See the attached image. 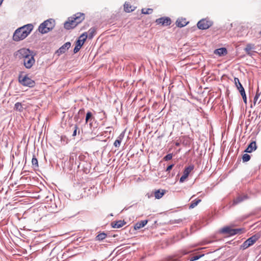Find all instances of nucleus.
<instances>
[{
	"instance_id": "nucleus-1",
	"label": "nucleus",
	"mask_w": 261,
	"mask_h": 261,
	"mask_svg": "<svg viewBox=\"0 0 261 261\" xmlns=\"http://www.w3.org/2000/svg\"><path fill=\"white\" fill-rule=\"evenodd\" d=\"M32 24H28L17 29L13 35V40L18 42L24 39L33 29Z\"/></svg>"
},
{
	"instance_id": "nucleus-2",
	"label": "nucleus",
	"mask_w": 261,
	"mask_h": 261,
	"mask_svg": "<svg viewBox=\"0 0 261 261\" xmlns=\"http://www.w3.org/2000/svg\"><path fill=\"white\" fill-rule=\"evenodd\" d=\"M85 19V14L82 13H77L73 17H69L68 20L64 23V28L69 30L75 28Z\"/></svg>"
},
{
	"instance_id": "nucleus-3",
	"label": "nucleus",
	"mask_w": 261,
	"mask_h": 261,
	"mask_svg": "<svg viewBox=\"0 0 261 261\" xmlns=\"http://www.w3.org/2000/svg\"><path fill=\"white\" fill-rule=\"evenodd\" d=\"M54 27L55 20L50 18L41 23L39 26L38 30L41 34H46L52 30Z\"/></svg>"
},
{
	"instance_id": "nucleus-4",
	"label": "nucleus",
	"mask_w": 261,
	"mask_h": 261,
	"mask_svg": "<svg viewBox=\"0 0 261 261\" xmlns=\"http://www.w3.org/2000/svg\"><path fill=\"white\" fill-rule=\"evenodd\" d=\"M33 54V51L30 49L22 48L15 51L14 54V56L16 59L23 60V62L26 59L29 58Z\"/></svg>"
},
{
	"instance_id": "nucleus-5",
	"label": "nucleus",
	"mask_w": 261,
	"mask_h": 261,
	"mask_svg": "<svg viewBox=\"0 0 261 261\" xmlns=\"http://www.w3.org/2000/svg\"><path fill=\"white\" fill-rule=\"evenodd\" d=\"M243 230V228H232L230 226H226L221 228L219 232L221 233L225 234L227 236H233L241 233Z\"/></svg>"
},
{
	"instance_id": "nucleus-6",
	"label": "nucleus",
	"mask_w": 261,
	"mask_h": 261,
	"mask_svg": "<svg viewBox=\"0 0 261 261\" xmlns=\"http://www.w3.org/2000/svg\"><path fill=\"white\" fill-rule=\"evenodd\" d=\"M260 234L258 233L249 238L242 244L241 245V248L243 249H246L249 247L252 246L260 238Z\"/></svg>"
},
{
	"instance_id": "nucleus-7",
	"label": "nucleus",
	"mask_w": 261,
	"mask_h": 261,
	"mask_svg": "<svg viewBox=\"0 0 261 261\" xmlns=\"http://www.w3.org/2000/svg\"><path fill=\"white\" fill-rule=\"evenodd\" d=\"M19 82L23 86L29 87H33L35 85V83L34 81L32 80L27 75H25L24 76H19Z\"/></svg>"
},
{
	"instance_id": "nucleus-8",
	"label": "nucleus",
	"mask_w": 261,
	"mask_h": 261,
	"mask_svg": "<svg viewBox=\"0 0 261 261\" xmlns=\"http://www.w3.org/2000/svg\"><path fill=\"white\" fill-rule=\"evenodd\" d=\"M213 22L207 19H202L197 24V27L200 30H206L213 25Z\"/></svg>"
},
{
	"instance_id": "nucleus-9",
	"label": "nucleus",
	"mask_w": 261,
	"mask_h": 261,
	"mask_svg": "<svg viewBox=\"0 0 261 261\" xmlns=\"http://www.w3.org/2000/svg\"><path fill=\"white\" fill-rule=\"evenodd\" d=\"M71 46V43L70 42H67L62 46H61L56 51L55 55L58 57L61 55L65 53Z\"/></svg>"
},
{
	"instance_id": "nucleus-10",
	"label": "nucleus",
	"mask_w": 261,
	"mask_h": 261,
	"mask_svg": "<svg viewBox=\"0 0 261 261\" xmlns=\"http://www.w3.org/2000/svg\"><path fill=\"white\" fill-rule=\"evenodd\" d=\"M155 22L157 24H161L163 26H168L171 23V20L168 17H162L156 19Z\"/></svg>"
},
{
	"instance_id": "nucleus-11",
	"label": "nucleus",
	"mask_w": 261,
	"mask_h": 261,
	"mask_svg": "<svg viewBox=\"0 0 261 261\" xmlns=\"http://www.w3.org/2000/svg\"><path fill=\"white\" fill-rule=\"evenodd\" d=\"M248 199L249 196L247 194L239 195L233 199L232 203L230 207L234 206Z\"/></svg>"
},
{
	"instance_id": "nucleus-12",
	"label": "nucleus",
	"mask_w": 261,
	"mask_h": 261,
	"mask_svg": "<svg viewBox=\"0 0 261 261\" xmlns=\"http://www.w3.org/2000/svg\"><path fill=\"white\" fill-rule=\"evenodd\" d=\"M255 49V46L254 44L248 43L245 48L244 49L246 54L250 57H252L254 55L256 51L253 50Z\"/></svg>"
},
{
	"instance_id": "nucleus-13",
	"label": "nucleus",
	"mask_w": 261,
	"mask_h": 261,
	"mask_svg": "<svg viewBox=\"0 0 261 261\" xmlns=\"http://www.w3.org/2000/svg\"><path fill=\"white\" fill-rule=\"evenodd\" d=\"M194 168V167L193 165H190L185 169L183 174L179 179L180 182H183L185 180Z\"/></svg>"
},
{
	"instance_id": "nucleus-14",
	"label": "nucleus",
	"mask_w": 261,
	"mask_h": 261,
	"mask_svg": "<svg viewBox=\"0 0 261 261\" xmlns=\"http://www.w3.org/2000/svg\"><path fill=\"white\" fill-rule=\"evenodd\" d=\"M35 63L34 55L32 54L29 58L26 59L23 62L24 67L27 69H30Z\"/></svg>"
},
{
	"instance_id": "nucleus-15",
	"label": "nucleus",
	"mask_w": 261,
	"mask_h": 261,
	"mask_svg": "<svg viewBox=\"0 0 261 261\" xmlns=\"http://www.w3.org/2000/svg\"><path fill=\"white\" fill-rule=\"evenodd\" d=\"M85 41H86V38H85L84 39H78L76 41L75 46L73 49V53L74 54L77 53L80 50V48L83 46V45L84 44Z\"/></svg>"
},
{
	"instance_id": "nucleus-16",
	"label": "nucleus",
	"mask_w": 261,
	"mask_h": 261,
	"mask_svg": "<svg viewBox=\"0 0 261 261\" xmlns=\"http://www.w3.org/2000/svg\"><path fill=\"white\" fill-rule=\"evenodd\" d=\"M257 149V145L255 141L251 142L247 146V148L245 150L244 152L247 153H251L255 151Z\"/></svg>"
},
{
	"instance_id": "nucleus-17",
	"label": "nucleus",
	"mask_w": 261,
	"mask_h": 261,
	"mask_svg": "<svg viewBox=\"0 0 261 261\" xmlns=\"http://www.w3.org/2000/svg\"><path fill=\"white\" fill-rule=\"evenodd\" d=\"M125 223L124 220H119L112 222L111 223V226L113 228H119L122 227Z\"/></svg>"
},
{
	"instance_id": "nucleus-18",
	"label": "nucleus",
	"mask_w": 261,
	"mask_h": 261,
	"mask_svg": "<svg viewBox=\"0 0 261 261\" xmlns=\"http://www.w3.org/2000/svg\"><path fill=\"white\" fill-rule=\"evenodd\" d=\"M234 82L236 87L240 93H241L242 91L243 92L245 91L244 88H243L241 83L240 82V80L238 77H234Z\"/></svg>"
},
{
	"instance_id": "nucleus-19",
	"label": "nucleus",
	"mask_w": 261,
	"mask_h": 261,
	"mask_svg": "<svg viewBox=\"0 0 261 261\" xmlns=\"http://www.w3.org/2000/svg\"><path fill=\"white\" fill-rule=\"evenodd\" d=\"M189 22L186 21V19L185 18H178L176 21V25L179 28H182L186 26Z\"/></svg>"
},
{
	"instance_id": "nucleus-20",
	"label": "nucleus",
	"mask_w": 261,
	"mask_h": 261,
	"mask_svg": "<svg viewBox=\"0 0 261 261\" xmlns=\"http://www.w3.org/2000/svg\"><path fill=\"white\" fill-rule=\"evenodd\" d=\"M227 53V50L225 47H221L214 50V54L215 55H218L219 56H223L226 55Z\"/></svg>"
},
{
	"instance_id": "nucleus-21",
	"label": "nucleus",
	"mask_w": 261,
	"mask_h": 261,
	"mask_svg": "<svg viewBox=\"0 0 261 261\" xmlns=\"http://www.w3.org/2000/svg\"><path fill=\"white\" fill-rule=\"evenodd\" d=\"M147 220H144L136 223L134 225V229L138 230L143 227L147 223Z\"/></svg>"
},
{
	"instance_id": "nucleus-22",
	"label": "nucleus",
	"mask_w": 261,
	"mask_h": 261,
	"mask_svg": "<svg viewBox=\"0 0 261 261\" xmlns=\"http://www.w3.org/2000/svg\"><path fill=\"white\" fill-rule=\"evenodd\" d=\"M96 32V28L93 27V28H90L87 33L88 39H92L93 38V37L94 36V35H95Z\"/></svg>"
},
{
	"instance_id": "nucleus-23",
	"label": "nucleus",
	"mask_w": 261,
	"mask_h": 261,
	"mask_svg": "<svg viewBox=\"0 0 261 261\" xmlns=\"http://www.w3.org/2000/svg\"><path fill=\"white\" fill-rule=\"evenodd\" d=\"M165 190H158L154 192V196L156 199H160L165 194Z\"/></svg>"
},
{
	"instance_id": "nucleus-24",
	"label": "nucleus",
	"mask_w": 261,
	"mask_h": 261,
	"mask_svg": "<svg viewBox=\"0 0 261 261\" xmlns=\"http://www.w3.org/2000/svg\"><path fill=\"white\" fill-rule=\"evenodd\" d=\"M124 10L126 12L129 13L134 11L135 7L132 8V6L130 4L125 2L124 5Z\"/></svg>"
},
{
	"instance_id": "nucleus-25",
	"label": "nucleus",
	"mask_w": 261,
	"mask_h": 261,
	"mask_svg": "<svg viewBox=\"0 0 261 261\" xmlns=\"http://www.w3.org/2000/svg\"><path fill=\"white\" fill-rule=\"evenodd\" d=\"M201 201V200L200 199H195L193 200L190 205H189V208L192 209L194 208L196 206L198 205L199 203H200Z\"/></svg>"
},
{
	"instance_id": "nucleus-26",
	"label": "nucleus",
	"mask_w": 261,
	"mask_h": 261,
	"mask_svg": "<svg viewBox=\"0 0 261 261\" xmlns=\"http://www.w3.org/2000/svg\"><path fill=\"white\" fill-rule=\"evenodd\" d=\"M14 110L21 112L23 110V108L20 102H17L14 105Z\"/></svg>"
},
{
	"instance_id": "nucleus-27",
	"label": "nucleus",
	"mask_w": 261,
	"mask_h": 261,
	"mask_svg": "<svg viewBox=\"0 0 261 261\" xmlns=\"http://www.w3.org/2000/svg\"><path fill=\"white\" fill-rule=\"evenodd\" d=\"M107 236V234L103 232L98 234L96 237L95 239L97 241H100L104 240L106 238Z\"/></svg>"
},
{
	"instance_id": "nucleus-28",
	"label": "nucleus",
	"mask_w": 261,
	"mask_h": 261,
	"mask_svg": "<svg viewBox=\"0 0 261 261\" xmlns=\"http://www.w3.org/2000/svg\"><path fill=\"white\" fill-rule=\"evenodd\" d=\"M32 164L34 168L38 167V162L37 158L35 157V155H33V158L32 159Z\"/></svg>"
},
{
	"instance_id": "nucleus-29",
	"label": "nucleus",
	"mask_w": 261,
	"mask_h": 261,
	"mask_svg": "<svg viewBox=\"0 0 261 261\" xmlns=\"http://www.w3.org/2000/svg\"><path fill=\"white\" fill-rule=\"evenodd\" d=\"M50 203H49L50 207L53 211H55L57 209V207H58L55 201L54 202H53L51 198L50 199Z\"/></svg>"
},
{
	"instance_id": "nucleus-30",
	"label": "nucleus",
	"mask_w": 261,
	"mask_h": 261,
	"mask_svg": "<svg viewBox=\"0 0 261 261\" xmlns=\"http://www.w3.org/2000/svg\"><path fill=\"white\" fill-rule=\"evenodd\" d=\"M250 155L247 153H245L242 156V160L243 162H247L250 160Z\"/></svg>"
},
{
	"instance_id": "nucleus-31",
	"label": "nucleus",
	"mask_w": 261,
	"mask_h": 261,
	"mask_svg": "<svg viewBox=\"0 0 261 261\" xmlns=\"http://www.w3.org/2000/svg\"><path fill=\"white\" fill-rule=\"evenodd\" d=\"M203 256H204V254L194 255L190 258V261H195V260L200 258L201 257H202Z\"/></svg>"
},
{
	"instance_id": "nucleus-32",
	"label": "nucleus",
	"mask_w": 261,
	"mask_h": 261,
	"mask_svg": "<svg viewBox=\"0 0 261 261\" xmlns=\"http://www.w3.org/2000/svg\"><path fill=\"white\" fill-rule=\"evenodd\" d=\"M153 11V10L152 9H142V13L144 14H151Z\"/></svg>"
},
{
	"instance_id": "nucleus-33",
	"label": "nucleus",
	"mask_w": 261,
	"mask_h": 261,
	"mask_svg": "<svg viewBox=\"0 0 261 261\" xmlns=\"http://www.w3.org/2000/svg\"><path fill=\"white\" fill-rule=\"evenodd\" d=\"M92 117V114L91 112H88L86 114V119H85V120H86V123H87L89 120L91 119Z\"/></svg>"
},
{
	"instance_id": "nucleus-34",
	"label": "nucleus",
	"mask_w": 261,
	"mask_h": 261,
	"mask_svg": "<svg viewBox=\"0 0 261 261\" xmlns=\"http://www.w3.org/2000/svg\"><path fill=\"white\" fill-rule=\"evenodd\" d=\"M172 158V154L169 153L164 157V160L166 161L170 160Z\"/></svg>"
},
{
	"instance_id": "nucleus-35",
	"label": "nucleus",
	"mask_w": 261,
	"mask_h": 261,
	"mask_svg": "<svg viewBox=\"0 0 261 261\" xmlns=\"http://www.w3.org/2000/svg\"><path fill=\"white\" fill-rule=\"evenodd\" d=\"M240 94L242 96V98H243L244 102L245 103H247V96H246V95L245 91L244 92H243V91H242V93H240Z\"/></svg>"
},
{
	"instance_id": "nucleus-36",
	"label": "nucleus",
	"mask_w": 261,
	"mask_h": 261,
	"mask_svg": "<svg viewBox=\"0 0 261 261\" xmlns=\"http://www.w3.org/2000/svg\"><path fill=\"white\" fill-rule=\"evenodd\" d=\"M121 142V140L117 139L114 143V146L116 147H119L120 145Z\"/></svg>"
},
{
	"instance_id": "nucleus-37",
	"label": "nucleus",
	"mask_w": 261,
	"mask_h": 261,
	"mask_svg": "<svg viewBox=\"0 0 261 261\" xmlns=\"http://www.w3.org/2000/svg\"><path fill=\"white\" fill-rule=\"evenodd\" d=\"M259 96H260V93H256V94L254 97V99H253L254 105H255L256 102L257 100H258Z\"/></svg>"
},
{
	"instance_id": "nucleus-38",
	"label": "nucleus",
	"mask_w": 261,
	"mask_h": 261,
	"mask_svg": "<svg viewBox=\"0 0 261 261\" xmlns=\"http://www.w3.org/2000/svg\"><path fill=\"white\" fill-rule=\"evenodd\" d=\"M73 128H74V131H73V134H72V136L73 137H75L76 135L77 130L78 129L77 125L76 124L74 125V127H73Z\"/></svg>"
},
{
	"instance_id": "nucleus-39",
	"label": "nucleus",
	"mask_w": 261,
	"mask_h": 261,
	"mask_svg": "<svg viewBox=\"0 0 261 261\" xmlns=\"http://www.w3.org/2000/svg\"><path fill=\"white\" fill-rule=\"evenodd\" d=\"M81 38H83V39H84L85 38H86V39L88 38V33L87 32H84V33H83L80 36V37L79 38V39H81Z\"/></svg>"
},
{
	"instance_id": "nucleus-40",
	"label": "nucleus",
	"mask_w": 261,
	"mask_h": 261,
	"mask_svg": "<svg viewBox=\"0 0 261 261\" xmlns=\"http://www.w3.org/2000/svg\"><path fill=\"white\" fill-rule=\"evenodd\" d=\"M124 132L121 133L120 134V135L118 136L117 139L119 140H121V141H122V140L123 139V138L124 137Z\"/></svg>"
},
{
	"instance_id": "nucleus-41",
	"label": "nucleus",
	"mask_w": 261,
	"mask_h": 261,
	"mask_svg": "<svg viewBox=\"0 0 261 261\" xmlns=\"http://www.w3.org/2000/svg\"><path fill=\"white\" fill-rule=\"evenodd\" d=\"M173 166H174L173 164H171V165H169L167 167L166 171H170L172 169Z\"/></svg>"
},
{
	"instance_id": "nucleus-42",
	"label": "nucleus",
	"mask_w": 261,
	"mask_h": 261,
	"mask_svg": "<svg viewBox=\"0 0 261 261\" xmlns=\"http://www.w3.org/2000/svg\"><path fill=\"white\" fill-rule=\"evenodd\" d=\"M78 118H79V116H77L76 115V116H75V117H74V119L75 120H76V121H77V120H78Z\"/></svg>"
},
{
	"instance_id": "nucleus-43",
	"label": "nucleus",
	"mask_w": 261,
	"mask_h": 261,
	"mask_svg": "<svg viewBox=\"0 0 261 261\" xmlns=\"http://www.w3.org/2000/svg\"><path fill=\"white\" fill-rule=\"evenodd\" d=\"M176 221L177 223H179V222L181 221V220L180 219H178V220H176Z\"/></svg>"
},
{
	"instance_id": "nucleus-44",
	"label": "nucleus",
	"mask_w": 261,
	"mask_h": 261,
	"mask_svg": "<svg viewBox=\"0 0 261 261\" xmlns=\"http://www.w3.org/2000/svg\"><path fill=\"white\" fill-rule=\"evenodd\" d=\"M79 158H80V160H82L83 158V155H81V156L80 155V156H79Z\"/></svg>"
},
{
	"instance_id": "nucleus-45",
	"label": "nucleus",
	"mask_w": 261,
	"mask_h": 261,
	"mask_svg": "<svg viewBox=\"0 0 261 261\" xmlns=\"http://www.w3.org/2000/svg\"><path fill=\"white\" fill-rule=\"evenodd\" d=\"M4 0H0V4L1 5L2 4V3L3 2Z\"/></svg>"
},
{
	"instance_id": "nucleus-46",
	"label": "nucleus",
	"mask_w": 261,
	"mask_h": 261,
	"mask_svg": "<svg viewBox=\"0 0 261 261\" xmlns=\"http://www.w3.org/2000/svg\"><path fill=\"white\" fill-rule=\"evenodd\" d=\"M83 111H84V110H80L79 111V113H80V112H83Z\"/></svg>"
},
{
	"instance_id": "nucleus-47",
	"label": "nucleus",
	"mask_w": 261,
	"mask_h": 261,
	"mask_svg": "<svg viewBox=\"0 0 261 261\" xmlns=\"http://www.w3.org/2000/svg\"><path fill=\"white\" fill-rule=\"evenodd\" d=\"M175 145H176V146H178V145H179V143H176Z\"/></svg>"
},
{
	"instance_id": "nucleus-48",
	"label": "nucleus",
	"mask_w": 261,
	"mask_h": 261,
	"mask_svg": "<svg viewBox=\"0 0 261 261\" xmlns=\"http://www.w3.org/2000/svg\"><path fill=\"white\" fill-rule=\"evenodd\" d=\"M48 198H49V197H48V196H47L46 198V199H48Z\"/></svg>"
},
{
	"instance_id": "nucleus-49",
	"label": "nucleus",
	"mask_w": 261,
	"mask_h": 261,
	"mask_svg": "<svg viewBox=\"0 0 261 261\" xmlns=\"http://www.w3.org/2000/svg\"><path fill=\"white\" fill-rule=\"evenodd\" d=\"M259 34H260V35H261V30H260V33H259Z\"/></svg>"
}]
</instances>
